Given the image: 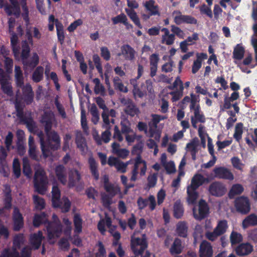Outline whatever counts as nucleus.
Instances as JSON below:
<instances>
[{"label":"nucleus","instance_id":"nucleus-1","mask_svg":"<svg viewBox=\"0 0 257 257\" xmlns=\"http://www.w3.org/2000/svg\"><path fill=\"white\" fill-rule=\"evenodd\" d=\"M48 140L45 142L43 139V134L39 133L38 136L40 140L41 149L43 155L46 157L49 155L47 152L49 150H57L60 146V138L58 134L55 132H50V131L46 132Z\"/></svg>","mask_w":257,"mask_h":257},{"label":"nucleus","instance_id":"nucleus-2","mask_svg":"<svg viewBox=\"0 0 257 257\" xmlns=\"http://www.w3.org/2000/svg\"><path fill=\"white\" fill-rule=\"evenodd\" d=\"M25 241V238L23 234H18L14 238V246L12 249L5 250L0 257H18L19 253L16 250L20 248L21 244ZM31 249L29 247H24L22 251V257H30Z\"/></svg>","mask_w":257,"mask_h":257},{"label":"nucleus","instance_id":"nucleus-3","mask_svg":"<svg viewBox=\"0 0 257 257\" xmlns=\"http://www.w3.org/2000/svg\"><path fill=\"white\" fill-rule=\"evenodd\" d=\"M34 187L37 192L44 194L47 189L48 179L44 169L39 165L35 166Z\"/></svg>","mask_w":257,"mask_h":257},{"label":"nucleus","instance_id":"nucleus-4","mask_svg":"<svg viewBox=\"0 0 257 257\" xmlns=\"http://www.w3.org/2000/svg\"><path fill=\"white\" fill-rule=\"evenodd\" d=\"M138 233V231H135L131 240V249L136 256L142 255L148 246L146 235L142 234L139 236L137 235Z\"/></svg>","mask_w":257,"mask_h":257},{"label":"nucleus","instance_id":"nucleus-5","mask_svg":"<svg viewBox=\"0 0 257 257\" xmlns=\"http://www.w3.org/2000/svg\"><path fill=\"white\" fill-rule=\"evenodd\" d=\"M47 235L50 243H54L62 233V225L58 217L54 214L53 221L47 226Z\"/></svg>","mask_w":257,"mask_h":257},{"label":"nucleus","instance_id":"nucleus-6","mask_svg":"<svg viewBox=\"0 0 257 257\" xmlns=\"http://www.w3.org/2000/svg\"><path fill=\"white\" fill-rule=\"evenodd\" d=\"M147 168L146 162L142 159L141 156L137 157L134 160V164L130 174L131 181L135 182L138 179L139 169L140 170V175L145 176Z\"/></svg>","mask_w":257,"mask_h":257},{"label":"nucleus","instance_id":"nucleus-7","mask_svg":"<svg viewBox=\"0 0 257 257\" xmlns=\"http://www.w3.org/2000/svg\"><path fill=\"white\" fill-rule=\"evenodd\" d=\"M105 224L108 228L109 232L111 234L114 239L115 240V241L113 242V245H116L117 244V241L120 238V235L118 232L115 231V226L111 225V219L106 215H105V219H101L98 222L97 225L98 230L103 234L106 231L105 229Z\"/></svg>","mask_w":257,"mask_h":257},{"label":"nucleus","instance_id":"nucleus-8","mask_svg":"<svg viewBox=\"0 0 257 257\" xmlns=\"http://www.w3.org/2000/svg\"><path fill=\"white\" fill-rule=\"evenodd\" d=\"M209 213V208L204 200L199 202L198 206L193 209V214L196 220H201L206 217Z\"/></svg>","mask_w":257,"mask_h":257},{"label":"nucleus","instance_id":"nucleus-9","mask_svg":"<svg viewBox=\"0 0 257 257\" xmlns=\"http://www.w3.org/2000/svg\"><path fill=\"white\" fill-rule=\"evenodd\" d=\"M190 109L193 110L194 115L191 116V121L192 126L194 128H197V122H204L205 118L203 114L200 110V107L198 104L193 101H191Z\"/></svg>","mask_w":257,"mask_h":257},{"label":"nucleus","instance_id":"nucleus-10","mask_svg":"<svg viewBox=\"0 0 257 257\" xmlns=\"http://www.w3.org/2000/svg\"><path fill=\"white\" fill-rule=\"evenodd\" d=\"M121 102L125 106L124 110L127 114L134 116L140 114L139 108L131 99L122 98L121 99Z\"/></svg>","mask_w":257,"mask_h":257},{"label":"nucleus","instance_id":"nucleus-11","mask_svg":"<svg viewBox=\"0 0 257 257\" xmlns=\"http://www.w3.org/2000/svg\"><path fill=\"white\" fill-rule=\"evenodd\" d=\"M208 191L212 195L219 197L223 195L226 190L223 184L216 181L210 185Z\"/></svg>","mask_w":257,"mask_h":257},{"label":"nucleus","instance_id":"nucleus-12","mask_svg":"<svg viewBox=\"0 0 257 257\" xmlns=\"http://www.w3.org/2000/svg\"><path fill=\"white\" fill-rule=\"evenodd\" d=\"M235 206L236 210L241 213H247L250 210L248 199L243 196L236 199Z\"/></svg>","mask_w":257,"mask_h":257},{"label":"nucleus","instance_id":"nucleus-13","mask_svg":"<svg viewBox=\"0 0 257 257\" xmlns=\"http://www.w3.org/2000/svg\"><path fill=\"white\" fill-rule=\"evenodd\" d=\"M0 82L3 92L8 95L12 96L13 93L10 78L8 76L5 75L3 71H0Z\"/></svg>","mask_w":257,"mask_h":257},{"label":"nucleus","instance_id":"nucleus-14","mask_svg":"<svg viewBox=\"0 0 257 257\" xmlns=\"http://www.w3.org/2000/svg\"><path fill=\"white\" fill-rule=\"evenodd\" d=\"M121 52L117 56L122 55L126 60L133 61L135 58L136 51L129 45H122L120 48Z\"/></svg>","mask_w":257,"mask_h":257},{"label":"nucleus","instance_id":"nucleus-15","mask_svg":"<svg viewBox=\"0 0 257 257\" xmlns=\"http://www.w3.org/2000/svg\"><path fill=\"white\" fill-rule=\"evenodd\" d=\"M213 172L215 177L220 179H224L229 180H232L234 176L232 173L227 169L224 167L215 168Z\"/></svg>","mask_w":257,"mask_h":257},{"label":"nucleus","instance_id":"nucleus-16","mask_svg":"<svg viewBox=\"0 0 257 257\" xmlns=\"http://www.w3.org/2000/svg\"><path fill=\"white\" fill-rule=\"evenodd\" d=\"M14 229L16 231L20 230L24 225L23 217L18 208L15 207L13 214Z\"/></svg>","mask_w":257,"mask_h":257},{"label":"nucleus","instance_id":"nucleus-17","mask_svg":"<svg viewBox=\"0 0 257 257\" xmlns=\"http://www.w3.org/2000/svg\"><path fill=\"white\" fill-rule=\"evenodd\" d=\"M75 135V143L77 147L82 154H85L87 151L86 140L80 131H76Z\"/></svg>","mask_w":257,"mask_h":257},{"label":"nucleus","instance_id":"nucleus-18","mask_svg":"<svg viewBox=\"0 0 257 257\" xmlns=\"http://www.w3.org/2000/svg\"><path fill=\"white\" fill-rule=\"evenodd\" d=\"M143 6L151 16H160V12L158 5L156 4L154 0H149L143 3Z\"/></svg>","mask_w":257,"mask_h":257},{"label":"nucleus","instance_id":"nucleus-19","mask_svg":"<svg viewBox=\"0 0 257 257\" xmlns=\"http://www.w3.org/2000/svg\"><path fill=\"white\" fill-rule=\"evenodd\" d=\"M108 164L110 166H114L117 171L119 173H125L127 171L124 162L116 158L113 157H109L108 160Z\"/></svg>","mask_w":257,"mask_h":257},{"label":"nucleus","instance_id":"nucleus-20","mask_svg":"<svg viewBox=\"0 0 257 257\" xmlns=\"http://www.w3.org/2000/svg\"><path fill=\"white\" fill-rule=\"evenodd\" d=\"M41 121L45 126V132H48L51 130L52 123L56 121V119L54 113L49 111L44 113Z\"/></svg>","mask_w":257,"mask_h":257},{"label":"nucleus","instance_id":"nucleus-21","mask_svg":"<svg viewBox=\"0 0 257 257\" xmlns=\"http://www.w3.org/2000/svg\"><path fill=\"white\" fill-rule=\"evenodd\" d=\"M11 2V6L6 5L5 10L7 14L10 16L14 15L17 17L20 15V9L19 5L17 0H9Z\"/></svg>","mask_w":257,"mask_h":257},{"label":"nucleus","instance_id":"nucleus-22","mask_svg":"<svg viewBox=\"0 0 257 257\" xmlns=\"http://www.w3.org/2000/svg\"><path fill=\"white\" fill-rule=\"evenodd\" d=\"M200 257H211L213 250L210 243L206 240L203 241L200 245Z\"/></svg>","mask_w":257,"mask_h":257},{"label":"nucleus","instance_id":"nucleus-23","mask_svg":"<svg viewBox=\"0 0 257 257\" xmlns=\"http://www.w3.org/2000/svg\"><path fill=\"white\" fill-rule=\"evenodd\" d=\"M253 250V246L249 243H242L235 249L236 253L239 256L246 255L250 254Z\"/></svg>","mask_w":257,"mask_h":257},{"label":"nucleus","instance_id":"nucleus-24","mask_svg":"<svg viewBox=\"0 0 257 257\" xmlns=\"http://www.w3.org/2000/svg\"><path fill=\"white\" fill-rule=\"evenodd\" d=\"M199 142L198 138L192 139L186 146L187 151L191 154L193 160L196 159V154L199 151Z\"/></svg>","mask_w":257,"mask_h":257},{"label":"nucleus","instance_id":"nucleus-25","mask_svg":"<svg viewBox=\"0 0 257 257\" xmlns=\"http://www.w3.org/2000/svg\"><path fill=\"white\" fill-rule=\"evenodd\" d=\"M164 32V34L162 35L161 43L166 45H172L174 44L175 37L174 34H171L169 30L166 28H163L161 30Z\"/></svg>","mask_w":257,"mask_h":257},{"label":"nucleus","instance_id":"nucleus-26","mask_svg":"<svg viewBox=\"0 0 257 257\" xmlns=\"http://www.w3.org/2000/svg\"><path fill=\"white\" fill-rule=\"evenodd\" d=\"M22 89L24 101L26 104H30L33 101L34 97V94L31 85L29 84H27L23 86Z\"/></svg>","mask_w":257,"mask_h":257},{"label":"nucleus","instance_id":"nucleus-27","mask_svg":"<svg viewBox=\"0 0 257 257\" xmlns=\"http://www.w3.org/2000/svg\"><path fill=\"white\" fill-rule=\"evenodd\" d=\"M44 238L42 232L39 231L38 233L31 235L30 242L34 249H38L40 246L42 240Z\"/></svg>","mask_w":257,"mask_h":257},{"label":"nucleus","instance_id":"nucleus-28","mask_svg":"<svg viewBox=\"0 0 257 257\" xmlns=\"http://www.w3.org/2000/svg\"><path fill=\"white\" fill-rule=\"evenodd\" d=\"M209 181L208 178L204 177L202 175L197 174L192 178L191 184L189 185L194 188L197 189L204 183H208Z\"/></svg>","mask_w":257,"mask_h":257},{"label":"nucleus","instance_id":"nucleus-29","mask_svg":"<svg viewBox=\"0 0 257 257\" xmlns=\"http://www.w3.org/2000/svg\"><path fill=\"white\" fill-rule=\"evenodd\" d=\"M4 192L5 194L4 199V208L0 209V215L4 213L5 209H10L12 206V198L10 194L11 190L10 187L8 186H5V190Z\"/></svg>","mask_w":257,"mask_h":257},{"label":"nucleus","instance_id":"nucleus-30","mask_svg":"<svg viewBox=\"0 0 257 257\" xmlns=\"http://www.w3.org/2000/svg\"><path fill=\"white\" fill-rule=\"evenodd\" d=\"M197 189L188 186L187 189V201L189 204H194L198 198V193L196 191Z\"/></svg>","mask_w":257,"mask_h":257},{"label":"nucleus","instance_id":"nucleus-31","mask_svg":"<svg viewBox=\"0 0 257 257\" xmlns=\"http://www.w3.org/2000/svg\"><path fill=\"white\" fill-rule=\"evenodd\" d=\"M55 174L58 180L63 184H65L66 183L67 179L66 170L63 166H57L55 168Z\"/></svg>","mask_w":257,"mask_h":257},{"label":"nucleus","instance_id":"nucleus-32","mask_svg":"<svg viewBox=\"0 0 257 257\" xmlns=\"http://www.w3.org/2000/svg\"><path fill=\"white\" fill-rule=\"evenodd\" d=\"M69 186L73 187L80 181L81 175L77 170H71L69 174Z\"/></svg>","mask_w":257,"mask_h":257},{"label":"nucleus","instance_id":"nucleus-33","mask_svg":"<svg viewBox=\"0 0 257 257\" xmlns=\"http://www.w3.org/2000/svg\"><path fill=\"white\" fill-rule=\"evenodd\" d=\"M257 225V216L251 214L247 216L242 221V226L244 229L249 226Z\"/></svg>","mask_w":257,"mask_h":257},{"label":"nucleus","instance_id":"nucleus-34","mask_svg":"<svg viewBox=\"0 0 257 257\" xmlns=\"http://www.w3.org/2000/svg\"><path fill=\"white\" fill-rule=\"evenodd\" d=\"M12 36L11 38V43L12 47L13 53L16 58H18L19 56V46H18V39L17 35L14 33L11 32Z\"/></svg>","mask_w":257,"mask_h":257},{"label":"nucleus","instance_id":"nucleus-35","mask_svg":"<svg viewBox=\"0 0 257 257\" xmlns=\"http://www.w3.org/2000/svg\"><path fill=\"white\" fill-rule=\"evenodd\" d=\"M89 169L92 175L96 180L98 179L99 175L98 172V164L92 157L88 159Z\"/></svg>","mask_w":257,"mask_h":257},{"label":"nucleus","instance_id":"nucleus-36","mask_svg":"<svg viewBox=\"0 0 257 257\" xmlns=\"http://www.w3.org/2000/svg\"><path fill=\"white\" fill-rule=\"evenodd\" d=\"M183 249L181 240L179 238H175L172 245L170 248V251L172 254L180 253Z\"/></svg>","mask_w":257,"mask_h":257},{"label":"nucleus","instance_id":"nucleus-37","mask_svg":"<svg viewBox=\"0 0 257 257\" xmlns=\"http://www.w3.org/2000/svg\"><path fill=\"white\" fill-rule=\"evenodd\" d=\"M39 58L37 53H34L31 58L30 61L28 60L24 61V66L27 68H33L39 63Z\"/></svg>","mask_w":257,"mask_h":257},{"label":"nucleus","instance_id":"nucleus-38","mask_svg":"<svg viewBox=\"0 0 257 257\" xmlns=\"http://www.w3.org/2000/svg\"><path fill=\"white\" fill-rule=\"evenodd\" d=\"M125 11L134 24L139 28H142L140 19L136 12L134 10H129L128 9H125Z\"/></svg>","mask_w":257,"mask_h":257},{"label":"nucleus","instance_id":"nucleus-39","mask_svg":"<svg viewBox=\"0 0 257 257\" xmlns=\"http://www.w3.org/2000/svg\"><path fill=\"white\" fill-rule=\"evenodd\" d=\"M73 222L74 225V232L77 234L81 232L82 230V220L79 214H75L74 215Z\"/></svg>","mask_w":257,"mask_h":257},{"label":"nucleus","instance_id":"nucleus-40","mask_svg":"<svg viewBox=\"0 0 257 257\" xmlns=\"http://www.w3.org/2000/svg\"><path fill=\"white\" fill-rule=\"evenodd\" d=\"M52 203L53 206H58L59 205L60 191L57 186L55 184H54L52 187Z\"/></svg>","mask_w":257,"mask_h":257},{"label":"nucleus","instance_id":"nucleus-41","mask_svg":"<svg viewBox=\"0 0 257 257\" xmlns=\"http://www.w3.org/2000/svg\"><path fill=\"white\" fill-rule=\"evenodd\" d=\"M184 209L180 200L175 202L174 205V215L176 218H180L183 215Z\"/></svg>","mask_w":257,"mask_h":257},{"label":"nucleus","instance_id":"nucleus-42","mask_svg":"<svg viewBox=\"0 0 257 257\" xmlns=\"http://www.w3.org/2000/svg\"><path fill=\"white\" fill-rule=\"evenodd\" d=\"M89 111L92 115L91 121L94 124H97L99 120V114L98 109L94 104L91 105Z\"/></svg>","mask_w":257,"mask_h":257},{"label":"nucleus","instance_id":"nucleus-43","mask_svg":"<svg viewBox=\"0 0 257 257\" xmlns=\"http://www.w3.org/2000/svg\"><path fill=\"white\" fill-rule=\"evenodd\" d=\"M188 227L185 222H179L177 225L176 231L177 234L181 237H186L187 235Z\"/></svg>","mask_w":257,"mask_h":257},{"label":"nucleus","instance_id":"nucleus-44","mask_svg":"<svg viewBox=\"0 0 257 257\" xmlns=\"http://www.w3.org/2000/svg\"><path fill=\"white\" fill-rule=\"evenodd\" d=\"M71 203L67 198H63L59 200V205L58 206H54L55 207H59L61 208L62 212H67L70 208Z\"/></svg>","mask_w":257,"mask_h":257},{"label":"nucleus","instance_id":"nucleus-45","mask_svg":"<svg viewBox=\"0 0 257 257\" xmlns=\"http://www.w3.org/2000/svg\"><path fill=\"white\" fill-rule=\"evenodd\" d=\"M44 69L42 66L38 67L34 71L32 79L35 82H40L43 78Z\"/></svg>","mask_w":257,"mask_h":257},{"label":"nucleus","instance_id":"nucleus-46","mask_svg":"<svg viewBox=\"0 0 257 257\" xmlns=\"http://www.w3.org/2000/svg\"><path fill=\"white\" fill-rule=\"evenodd\" d=\"M228 227L227 222L225 220L218 221L217 225L214 228V230L220 235H221L224 233Z\"/></svg>","mask_w":257,"mask_h":257},{"label":"nucleus","instance_id":"nucleus-47","mask_svg":"<svg viewBox=\"0 0 257 257\" xmlns=\"http://www.w3.org/2000/svg\"><path fill=\"white\" fill-rule=\"evenodd\" d=\"M244 53V48L239 44H238L234 48L233 52V57L235 59L241 60Z\"/></svg>","mask_w":257,"mask_h":257},{"label":"nucleus","instance_id":"nucleus-48","mask_svg":"<svg viewBox=\"0 0 257 257\" xmlns=\"http://www.w3.org/2000/svg\"><path fill=\"white\" fill-rule=\"evenodd\" d=\"M56 27L57 30V35L58 39L61 43V44H63L65 39L63 26L60 23L58 22L57 20H56Z\"/></svg>","mask_w":257,"mask_h":257},{"label":"nucleus","instance_id":"nucleus-49","mask_svg":"<svg viewBox=\"0 0 257 257\" xmlns=\"http://www.w3.org/2000/svg\"><path fill=\"white\" fill-rule=\"evenodd\" d=\"M104 187L106 191L112 196L115 195L120 191L119 187L117 185L105 184Z\"/></svg>","mask_w":257,"mask_h":257},{"label":"nucleus","instance_id":"nucleus-50","mask_svg":"<svg viewBox=\"0 0 257 257\" xmlns=\"http://www.w3.org/2000/svg\"><path fill=\"white\" fill-rule=\"evenodd\" d=\"M93 82L95 84L94 91L97 94L103 95L105 91V88L103 85L100 83L98 78H94Z\"/></svg>","mask_w":257,"mask_h":257},{"label":"nucleus","instance_id":"nucleus-51","mask_svg":"<svg viewBox=\"0 0 257 257\" xmlns=\"http://www.w3.org/2000/svg\"><path fill=\"white\" fill-rule=\"evenodd\" d=\"M146 135L149 138H154L155 140L159 141L161 137V134L157 130V128L155 127V125L153 127L150 128L149 131L147 130Z\"/></svg>","mask_w":257,"mask_h":257},{"label":"nucleus","instance_id":"nucleus-52","mask_svg":"<svg viewBox=\"0 0 257 257\" xmlns=\"http://www.w3.org/2000/svg\"><path fill=\"white\" fill-rule=\"evenodd\" d=\"M15 75L17 85L19 86H22L23 84V77L22 72L21 70V68L19 66H15Z\"/></svg>","mask_w":257,"mask_h":257},{"label":"nucleus","instance_id":"nucleus-53","mask_svg":"<svg viewBox=\"0 0 257 257\" xmlns=\"http://www.w3.org/2000/svg\"><path fill=\"white\" fill-rule=\"evenodd\" d=\"M243 133V124L242 123H238L236 124L235 127V131L233 134L234 138L239 142L242 137Z\"/></svg>","mask_w":257,"mask_h":257},{"label":"nucleus","instance_id":"nucleus-54","mask_svg":"<svg viewBox=\"0 0 257 257\" xmlns=\"http://www.w3.org/2000/svg\"><path fill=\"white\" fill-rule=\"evenodd\" d=\"M23 173L29 178L32 176V170L30 167L29 160L27 158H24L23 160Z\"/></svg>","mask_w":257,"mask_h":257},{"label":"nucleus","instance_id":"nucleus-55","mask_svg":"<svg viewBox=\"0 0 257 257\" xmlns=\"http://www.w3.org/2000/svg\"><path fill=\"white\" fill-rule=\"evenodd\" d=\"M241 234L235 231H232L230 235V240L231 245L236 244L242 241Z\"/></svg>","mask_w":257,"mask_h":257},{"label":"nucleus","instance_id":"nucleus-56","mask_svg":"<svg viewBox=\"0 0 257 257\" xmlns=\"http://www.w3.org/2000/svg\"><path fill=\"white\" fill-rule=\"evenodd\" d=\"M47 220L46 214L44 213H41L40 215H36L35 216L33 224L35 226L38 227L41 224L44 223Z\"/></svg>","mask_w":257,"mask_h":257},{"label":"nucleus","instance_id":"nucleus-57","mask_svg":"<svg viewBox=\"0 0 257 257\" xmlns=\"http://www.w3.org/2000/svg\"><path fill=\"white\" fill-rule=\"evenodd\" d=\"M172 16L174 19V22L177 25H180L183 23V20L185 15L182 14L181 12L179 11H174L172 13Z\"/></svg>","mask_w":257,"mask_h":257},{"label":"nucleus","instance_id":"nucleus-58","mask_svg":"<svg viewBox=\"0 0 257 257\" xmlns=\"http://www.w3.org/2000/svg\"><path fill=\"white\" fill-rule=\"evenodd\" d=\"M33 200L36 208L38 210H42L44 208L45 203L42 198L37 195H34Z\"/></svg>","mask_w":257,"mask_h":257},{"label":"nucleus","instance_id":"nucleus-59","mask_svg":"<svg viewBox=\"0 0 257 257\" xmlns=\"http://www.w3.org/2000/svg\"><path fill=\"white\" fill-rule=\"evenodd\" d=\"M243 191V187L240 184H236L232 186L229 194L230 197H232L235 195L241 194Z\"/></svg>","mask_w":257,"mask_h":257},{"label":"nucleus","instance_id":"nucleus-60","mask_svg":"<svg viewBox=\"0 0 257 257\" xmlns=\"http://www.w3.org/2000/svg\"><path fill=\"white\" fill-rule=\"evenodd\" d=\"M81 123L85 134L86 135H88V127L87 124L86 116L84 109H82L81 111Z\"/></svg>","mask_w":257,"mask_h":257},{"label":"nucleus","instance_id":"nucleus-61","mask_svg":"<svg viewBox=\"0 0 257 257\" xmlns=\"http://www.w3.org/2000/svg\"><path fill=\"white\" fill-rule=\"evenodd\" d=\"M121 132L122 133L126 134L131 133H133V130L130 127V123L127 119H124L121 122Z\"/></svg>","mask_w":257,"mask_h":257},{"label":"nucleus","instance_id":"nucleus-62","mask_svg":"<svg viewBox=\"0 0 257 257\" xmlns=\"http://www.w3.org/2000/svg\"><path fill=\"white\" fill-rule=\"evenodd\" d=\"M30 52V49L28 46L27 42L26 41L24 42L22 45V52L21 55L23 63L24 60H27V58L29 55Z\"/></svg>","mask_w":257,"mask_h":257},{"label":"nucleus","instance_id":"nucleus-63","mask_svg":"<svg viewBox=\"0 0 257 257\" xmlns=\"http://www.w3.org/2000/svg\"><path fill=\"white\" fill-rule=\"evenodd\" d=\"M93 60L95 64V67L97 69L101 77L103 76V70L101 64V60L99 56L97 54H95L93 56Z\"/></svg>","mask_w":257,"mask_h":257},{"label":"nucleus","instance_id":"nucleus-64","mask_svg":"<svg viewBox=\"0 0 257 257\" xmlns=\"http://www.w3.org/2000/svg\"><path fill=\"white\" fill-rule=\"evenodd\" d=\"M171 27V32L174 34V35H176L178 38L180 39H183L185 36V34L184 32L181 30L179 27H177L175 25H172Z\"/></svg>","mask_w":257,"mask_h":257}]
</instances>
